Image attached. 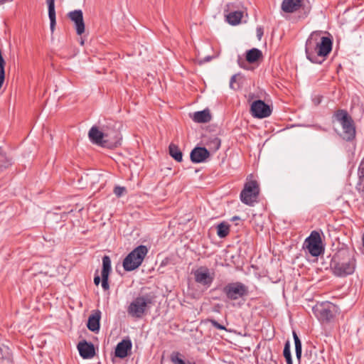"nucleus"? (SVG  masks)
Returning a JSON list of instances; mask_svg holds the SVG:
<instances>
[{
	"label": "nucleus",
	"instance_id": "nucleus-12",
	"mask_svg": "<svg viewBox=\"0 0 364 364\" xmlns=\"http://www.w3.org/2000/svg\"><path fill=\"white\" fill-rule=\"evenodd\" d=\"M195 281L205 287H209L214 279V273H211L206 267H200L193 272Z\"/></svg>",
	"mask_w": 364,
	"mask_h": 364
},
{
	"label": "nucleus",
	"instance_id": "nucleus-5",
	"mask_svg": "<svg viewBox=\"0 0 364 364\" xmlns=\"http://www.w3.org/2000/svg\"><path fill=\"white\" fill-rule=\"evenodd\" d=\"M149 250L146 246L139 245L134 248L123 261V267L126 271L130 272L138 268L141 263Z\"/></svg>",
	"mask_w": 364,
	"mask_h": 364
},
{
	"label": "nucleus",
	"instance_id": "nucleus-40",
	"mask_svg": "<svg viewBox=\"0 0 364 364\" xmlns=\"http://www.w3.org/2000/svg\"><path fill=\"white\" fill-rule=\"evenodd\" d=\"M239 219H240V218L238 216H234L232 220H239Z\"/></svg>",
	"mask_w": 364,
	"mask_h": 364
},
{
	"label": "nucleus",
	"instance_id": "nucleus-32",
	"mask_svg": "<svg viewBox=\"0 0 364 364\" xmlns=\"http://www.w3.org/2000/svg\"><path fill=\"white\" fill-rule=\"evenodd\" d=\"M126 191V188L122 186H116L114 189V193L117 196L120 197Z\"/></svg>",
	"mask_w": 364,
	"mask_h": 364
},
{
	"label": "nucleus",
	"instance_id": "nucleus-29",
	"mask_svg": "<svg viewBox=\"0 0 364 364\" xmlns=\"http://www.w3.org/2000/svg\"><path fill=\"white\" fill-rule=\"evenodd\" d=\"M181 353L179 352H173L171 355V360L174 364H186L185 362L180 358Z\"/></svg>",
	"mask_w": 364,
	"mask_h": 364
},
{
	"label": "nucleus",
	"instance_id": "nucleus-37",
	"mask_svg": "<svg viewBox=\"0 0 364 364\" xmlns=\"http://www.w3.org/2000/svg\"><path fill=\"white\" fill-rule=\"evenodd\" d=\"M214 144L216 146V149H219V147L220 146V141L218 139H217V138L215 139Z\"/></svg>",
	"mask_w": 364,
	"mask_h": 364
},
{
	"label": "nucleus",
	"instance_id": "nucleus-26",
	"mask_svg": "<svg viewBox=\"0 0 364 364\" xmlns=\"http://www.w3.org/2000/svg\"><path fill=\"white\" fill-rule=\"evenodd\" d=\"M292 334L295 344L296 356L298 360L300 361L302 352L301 342L295 331H293Z\"/></svg>",
	"mask_w": 364,
	"mask_h": 364
},
{
	"label": "nucleus",
	"instance_id": "nucleus-2",
	"mask_svg": "<svg viewBox=\"0 0 364 364\" xmlns=\"http://www.w3.org/2000/svg\"><path fill=\"white\" fill-rule=\"evenodd\" d=\"M355 259L348 250L339 251L334 255L331 262V267L335 275L346 277L352 274L355 269Z\"/></svg>",
	"mask_w": 364,
	"mask_h": 364
},
{
	"label": "nucleus",
	"instance_id": "nucleus-34",
	"mask_svg": "<svg viewBox=\"0 0 364 364\" xmlns=\"http://www.w3.org/2000/svg\"><path fill=\"white\" fill-rule=\"evenodd\" d=\"M5 65H6V62L4 59V58L2 57L1 53H0V71H5V70H4Z\"/></svg>",
	"mask_w": 364,
	"mask_h": 364
},
{
	"label": "nucleus",
	"instance_id": "nucleus-38",
	"mask_svg": "<svg viewBox=\"0 0 364 364\" xmlns=\"http://www.w3.org/2000/svg\"><path fill=\"white\" fill-rule=\"evenodd\" d=\"M212 59L211 56H207L203 60H200V63L209 62Z\"/></svg>",
	"mask_w": 364,
	"mask_h": 364
},
{
	"label": "nucleus",
	"instance_id": "nucleus-17",
	"mask_svg": "<svg viewBox=\"0 0 364 364\" xmlns=\"http://www.w3.org/2000/svg\"><path fill=\"white\" fill-rule=\"evenodd\" d=\"M132 342L129 339H124L119 342L115 348V355L124 358L128 355V351L132 349Z\"/></svg>",
	"mask_w": 364,
	"mask_h": 364
},
{
	"label": "nucleus",
	"instance_id": "nucleus-30",
	"mask_svg": "<svg viewBox=\"0 0 364 364\" xmlns=\"http://www.w3.org/2000/svg\"><path fill=\"white\" fill-rule=\"evenodd\" d=\"M239 78H240V74H235L231 77L230 80V87L231 89H233V90L239 89V87H240L239 85L235 86V83L239 80Z\"/></svg>",
	"mask_w": 364,
	"mask_h": 364
},
{
	"label": "nucleus",
	"instance_id": "nucleus-8",
	"mask_svg": "<svg viewBox=\"0 0 364 364\" xmlns=\"http://www.w3.org/2000/svg\"><path fill=\"white\" fill-rule=\"evenodd\" d=\"M259 193V188L257 182L254 180L247 181L240 193V200L246 205H253L257 201Z\"/></svg>",
	"mask_w": 364,
	"mask_h": 364
},
{
	"label": "nucleus",
	"instance_id": "nucleus-25",
	"mask_svg": "<svg viewBox=\"0 0 364 364\" xmlns=\"http://www.w3.org/2000/svg\"><path fill=\"white\" fill-rule=\"evenodd\" d=\"M230 232V226L225 223H221L217 226V235L219 237H225Z\"/></svg>",
	"mask_w": 364,
	"mask_h": 364
},
{
	"label": "nucleus",
	"instance_id": "nucleus-7",
	"mask_svg": "<svg viewBox=\"0 0 364 364\" xmlns=\"http://www.w3.org/2000/svg\"><path fill=\"white\" fill-rule=\"evenodd\" d=\"M303 247L313 257H318L321 255L324 248L322 245L319 232L316 230L312 231L310 235L306 238Z\"/></svg>",
	"mask_w": 364,
	"mask_h": 364
},
{
	"label": "nucleus",
	"instance_id": "nucleus-1",
	"mask_svg": "<svg viewBox=\"0 0 364 364\" xmlns=\"http://www.w3.org/2000/svg\"><path fill=\"white\" fill-rule=\"evenodd\" d=\"M332 40L323 36L321 31H314L308 38L305 52L306 58L313 63L321 64L332 50Z\"/></svg>",
	"mask_w": 364,
	"mask_h": 364
},
{
	"label": "nucleus",
	"instance_id": "nucleus-6",
	"mask_svg": "<svg viewBox=\"0 0 364 364\" xmlns=\"http://www.w3.org/2000/svg\"><path fill=\"white\" fill-rule=\"evenodd\" d=\"M335 117L342 126L343 138L347 141L352 140L355 136V129L353 122L348 112L346 110L339 109L335 113Z\"/></svg>",
	"mask_w": 364,
	"mask_h": 364
},
{
	"label": "nucleus",
	"instance_id": "nucleus-27",
	"mask_svg": "<svg viewBox=\"0 0 364 364\" xmlns=\"http://www.w3.org/2000/svg\"><path fill=\"white\" fill-rule=\"evenodd\" d=\"M11 159L3 152L0 151V171L11 166Z\"/></svg>",
	"mask_w": 364,
	"mask_h": 364
},
{
	"label": "nucleus",
	"instance_id": "nucleus-14",
	"mask_svg": "<svg viewBox=\"0 0 364 364\" xmlns=\"http://www.w3.org/2000/svg\"><path fill=\"white\" fill-rule=\"evenodd\" d=\"M112 270L111 260L109 256H104L102 257V269L101 272L102 276V287L105 291L109 289L108 282L109 275Z\"/></svg>",
	"mask_w": 364,
	"mask_h": 364
},
{
	"label": "nucleus",
	"instance_id": "nucleus-18",
	"mask_svg": "<svg viewBox=\"0 0 364 364\" xmlns=\"http://www.w3.org/2000/svg\"><path fill=\"white\" fill-rule=\"evenodd\" d=\"M101 318V312L96 311L88 318L87 326L88 329L92 332H97L100 330V321Z\"/></svg>",
	"mask_w": 364,
	"mask_h": 364
},
{
	"label": "nucleus",
	"instance_id": "nucleus-4",
	"mask_svg": "<svg viewBox=\"0 0 364 364\" xmlns=\"http://www.w3.org/2000/svg\"><path fill=\"white\" fill-rule=\"evenodd\" d=\"M152 304L150 296L141 295L134 298L127 307L128 314L135 318H141Z\"/></svg>",
	"mask_w": 364,
	"mask_h": 364
},
{
	"label": "nucleus",
	"instance_id": "nucleus-31",
	"mask_svg": "<svg viewBox=\"0 0 364 364\" xmlns=\"http://www.w3.org/2000/svg\"><path fill=\"white\" fill-rule=\"evenodd\" d=\"M9 348L6 347L0 346V360L7 358L9 356Z\"/></svg>",
	"mask_w": 364,
	"mask_h": 364
},
{
	"label": "nucleus",
	"instance_id": "nucleus-24",
	"mask_svg": "<svg viewBox=\"0 0 364 364\" xmlns=\"http://www.w3.org/2000/svg\"><path fill=\"white\" fill-rule=\"evenodd\" d=\"M169 154L177 161H182L183 154L178 146L171 144L168 147Z\"/></svg>",
	"mask_w": 364,
	"mask_h": 364
},
{
	"label": "nucleus",
	"instance_id": "nucleus-16",
	"mask_svg": "<svg viewBox=\"0 0 364 364\" xmlns=\"http://www.w3.org/2000/svg\"><path fill=\"white\" fill-rule=\"evenodd\" d=\"M77 349L80 356L84 359L92 358L95 354L93 344L91 343H87L85 341L78 343Z\"/></svg>",
	"mask_w": 364,
	"mask_h": 364
},
{
	"label": "nucleus",
	"instance_id": "nucleus-10",
	"mask_svg": "<svg viewBox=\"0 0 364 364\" xmlns=\"http://www.w3.org/2000/svg\"><path fill=\"white\" fill-rule=\"evenodd\" d=\"M336 306L331 302L316 304L313 311L316 316L321 321H329L333 317Z\"/></svg>",
	"mask_w": 364,
	"mask_h": 364
},
{
	"label": "nucleus",
	"instance_id": "nucleus-13",
	"mask_svg": "<svg viewBox=\"0 0 364 364\" xmlns=\"http://www.w3.org/2000/svg\"><path fill=\"white\" fill-rule=\"evenodd\" d=\"M69 18L75 23L77 35L81 36L85 32V23L82 11L80 9L70 11L68 14Z\"/></svg>",
	"mask_w": 364,
	"mask_h": 364
},
{
	"label": "nucleus",
	"instance_id": "nucleus-39",
	"mask_svg": "<svg viewBox=\"0 0 364 364\" xmlns=\"http://www.w3.org/2000/svg\"><path fill=\"white\" fill-rule=\"evenodd\" d=\"M238 63H239V65H240L241 68H245V67H244V65H243V64L241 63V60H240V59H239V60H238Z\"/></svg>",
	"mask_w": 364,
	"mask_h": 364
},
{
	"label": "nucleus",
	"instance_id": "nucleus-3",
	"mask_svg": "<svg viewBox=\"0 0 364 364\" xmlns=\"http://www.w3.org/2000/svg\"><path fill=\"white\" fill-rule=\"evenodd\" d=\"M88 136L93 144L109 149L116 147L121 140L120 134L117 130L100 131L97 127H92L90 129Z\"/></svg>",
	"mask_w": 364,
	"mask_h": 364
},
{
	"label": "nucleus",
	"instance_id": "nucleus-22",
	"mask_svg": "<svg viewBox=\"0 0 364 364\" xmlns=\"http://www.w3.org/2000/svg\"><path fill=\"white\" fill-rule=\"evenodd\" d=\"M262 56V51L257 48H252L247 52L246 60L250 63H253Z\"/></svg>",
	"mask_w": 364,
	"mask_h": 364
},
{
	"label": "nucleus",
	"instance_id": "nucleus-28",
	"mask_svg": "<svg viewBox=\"0 0 364 364\" xmlns=\"http://www.w3.org/2000/svg\"><path fill=\"white\" fill-rule=\"evenodd\" d=\"M283 355L286 359L287 364H293L290 351V343L289 341L284 344Z\"/></svg>",
	"mask_w": 364,
	"mask_h": 364
},
{
	"label": "nucleus",
	"instance_id": "nucleus-36",
	"mask_svg": "<svg viewBox=\"0 0 364 364\" xmlns=\"http://www.w3.org/2000/svg\"><path fill=\"white\" fill-rule=\"evenodd\" d=\"M100 281H101L100 277L97 274H95V276L94 277V284L96 286H98L99 284L100 283Z\"/></svg>",
	"mask_w": 364,
	"mask_h": 364
},
{
	"label": "nucleus",
	"instance_id": "nucleus-19",
	"mask_svg": "<svg viewBox=\"0 0 364 364\" xmlns=\"http://www.w3.org/2000/svg\"><path fill=\"white\" fill-rule=\"evenodd\" d=\"M301 6V0H283L282 9L286 13H293Z\"/></svg>",
	"mask_w": 364,
	"mask_h": 364
},
{
	"label": "nucleus",
	"instance_id": "nucleus-33",
	"mask_svg": "<svg viewBox=\"0 0 364 364\" xmlns=\"http://www.w3.org/2000/svg\"><path fill=\"white\" fill-rule=\"evenodd\" d=\"M210 322L211 323L212 326H214L215 328H218V329H220V330H225V327L221 324H220L218 322H217L215 320H213V319H211L210 321Z\"/></svg>",
	"mask_w": 364,
	"mask_h": 364
},
{
	"label": "nucleus",
	"instance_id": "nucleus-23",
	"mask_svg": "<svg viewBox=\"0 0 364 364\" xmlns=\"http://www.w3.org/2000/svg\"><path fill=\"white\" fill-rule=\"evenodd\" d=\"M243 16L242 12L241 11H233L230 12L226 16L227 21L232 25L235 26L240 23L241 19Z\"/></svg>",
	"mask_w": 364,
	"mask_h": 364
},
{
	"label": "nucleus",
	"instance_id": "nucleus-9",
	"mask_svg": "<svg viewBox=\"0 0 364 364\" xmlns=\"http://www.w3.org/2000/svg\"><path fill=\"white\" fill-rule=\"evenodd\" d=\"M223 292L228 299L237 300L247 295L248 288L241 282H232L228 284L223 287Z\"/></svg>",
	"mask_w": 364,
	"mask_h": 364
},
{
	"label": "nucleus",
	"instance_id": "nucleus-21",
	"mask_svg": "<svg viewBox=\"0 0 364 364\" xmlns=\"http://www.w3.org/2000/svg\"><path fill=\"white\" fill-rule=\"evenodd\" d=\"M48 6V16L50 18V30L53 32L56 23L55 21V0H46Z\"/></svg>",
	"mask_w": 364,
	"mask_h": 364
},
{
	"label": "nucleus",
	"instance_id": "nucleus-20",
	"mask_svg": "<svg viewBox=\"0 0 364 364\" xmlns=\"http://www.w3.org/2000/svg\"><path fill=\"white\" fill-rule=\"evenodd\" d=\"M191 118L197 123H207L210 121L211 115L208 109H204L194 112Z\"/></svg>",
	"mask_w": 364,
	"mask_h": 364
},
{
	"label": "nucleus",
	"instance_id": "nucleus-11",
	"mask_svg": "<svg viewBox=\"0 0 364 364\" xmlns=\"http://www.w3.org/2000/svg\"><path fill=\"white\" fill-rule=\"evenodd\" d=\"M250 113L255 118L262 119L269 117L272 113V109L264 101L258 100L252 103Z\"/></svg>",
	"mask_w": 364,
	"mask_h": 364
},
{
	"label": "nucleus",
	"instance_id": "nucleus-35",
	"mask_svg": "<svg viewBox=\"0 0 364 364\" xmlns=\"http://www.w3.org/2000/svg\"><path fill=\"white\" fill-rule=\"evenodd\" d=\"M264 34L263 28L262 27L257 28V36L260 40Z\"/></svg>",
	"mask_w": 364,
	"mask_h": 364
},
{
	"label": "nucleus",
	"instance_id": "nucleus-15",
	"mask_svg": "<svg viewBox=\"0 0 364 364\" xmlns=\"http://www.w3.org/2000/svg\"><path fill=\"white\" fill-rule=\"evenodd\" d=\"M210 156L209 151L204 147L194 148L190 154L191 160L193 163H201Z\"/></svg>",
	"mask_w": 364,
	"mask_h": 364
}]
</instances>
